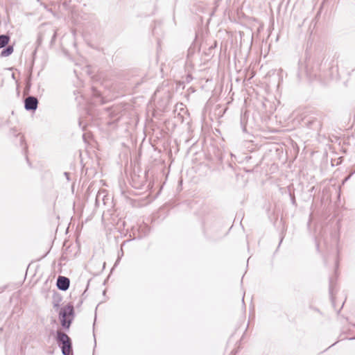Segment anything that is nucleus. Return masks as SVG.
<instances>
[{"mask_svg":"<svg viewBox=\"0 0 355 355\" xmlns=\"http://www.w3.org/2000/svg\"><path fill=\"white\" fill-rule=\"evenodd\" d=\"M56 340L61 348L63 355H73L71 339L67 334L58 330L56 332Z\"/></svg>","mask_w":355,"mask_h":355,"instance_id":"f257e3e1","label":"nucleus"},{"mask_svg":"<svg viewBox=\"0 0 355 355\" xmlns=\"http://www.w3.org/2000/svg\"><path fill=\"white\" fill-rule=\"evenodd\" d=\"M74 315V309L71 304H67L60 309L59 318L61 325L64 329H69Z\"/></svg>","mask_w":355,"mask_h":355,"instance_id":"f03ea898","label":"nucleus"},{"mask_svg":"<svg viewBox=\"0 0 355 355\" xmlns=\"http://www.w3.org/2000/svg\"><path fill=\"white\" fill-rule=\"evenodd\" d=\"M38 105V100L33 96H29L24 99V108L26 111L35 112Z\"/></svg>","mask_w":355,"mask_h":355,"instance_id":"7ed1b4c3","label":"nucleus"},{"mask_svg":"<svg viewBox=\"0 0 355 355\" xmlns=\"http://www.w3.org/2000/svg\"><path fill=\"white\" fill-rule=\"evenodd\" d=\"M70 285V280L68 277L64 276H58L56 282V286L60 291H67Z\"/></svg>","mask_w":355,"mask_h":355,"instance_id":"20e7f679","label":"nucleus"},{"mask_svg":"<svg viewBox=\"0 0 355 355\" xmlns=\"http://www.w3.org/2000/svg\"><path fill=\"white\" fill-rule=\"evenodd\" d=\"M10 41V36L8 35H0V49L6 47Z\"/></svg>","mask_w":355,"mask_h":355,"instance_id":"39448f33","label":"nucleus"},{"mask_svg":"<svg viewBox=\"0 0 355 355\" xmlns=\"http://www.w3.org/2000/svg\"><path fill=\"white\" fill-rule=\"evenodd\" d=\"M13 52V46H6L4 49H3L1 52V57H7L11 55Z\"/></svg>","mask_w":355,"mask_h":355,"instance_id":"423d86ee","label":"nucleus"},{"mask_svg":"<svg viewBox=\"0 0 355 355\" xmlns=\"http://www.w3.org/2000/svg\"><path fill=\"white\" fill-rule=\"evenodd\" d=\"M104 198H105L104 195L102 196L101 193H98L96 195V206L98 205V202H99V200H101V198H102V200L104 201Z\"/></svg>","mask_w":355,"mask_h":355,"instance_id":"0eeeda50","label":"nucleus"},{"mask_svg":"<svg viewBox=\"0 0 355 355\" xmlns=\"http://www.w3.org/2000/svg\"><path fill=\"white\" fill-rule=\"evenodd\" d=\"M329 284H330L329 285V291H330V293H331V292H332V288H331V287H332V280H331V279H330Z\"/></svg>","mask_w":355,"mask_h":355,"instance_id":"6e6552de","label":"nucleus"},{"mask_svg":"<svg viewBox=\"0 0 355 355\" xmlns=\"http://www.w3.org/2000/svg\"><path fill=\"white\" fill-rule=\"evenodd\" d=\"M64 174L65 177L67 178V179L69 180V173L68 172H64Z\"/></svg>","mask_w":355,"mask_h":355,"instance_id":"1a4fd4ad","label":"nucleus"},{"mask_svg":"<svg viewBox=\"0 0 355 355\" xmlns=\"http://www.w3.org/2000/svg\"><path fill=\"white\" fill-rule=\"evenodd\" d=\"M55 37H56V32H55V31H54L53 35V37H52V40H55Z\"/></svg>","mask_w":355,"mask_h":355,"instance_id":"9d476101","label":"nucleus"},{"mask_svg":"<svg viewBox=\"0 0 355 355\" xmlns=\"http://www.w3.org/2000/svg\"><path fill=\"white\" fill-rule=\"evenodd\" d=\"M94 95H96V96H98V95H99V94L98 93V92H97V91H96V90H94Z\"/></svg>","mask_w":355,"mask_h":355,"instance_id":"9b49d317","label":"nucleus"},{"mask_svg":"<svg viewBox=\"0 0 355 355\" xmlns=\"http://www.w3.org/2000/svg\"><path fill=\"white\" fill-rule=\"evenodd\" d=\"M119 261H120V257L119 256L118 259L116 261L115 265L117 264Z\"/></svg>","mask_w":355,"mask_h":355,"instance_id":"f8f14e48","label":"nucleus"},{"mask_svg":"<svg viewBox=\"0 0 355 355\" xmlns=\"http://www.w3.org/2000/svg\"><path fill=\"white\" fill-rule=\"evenodd\" d=\"M121 252H120V254H121V256H122V255H123V250H122V249L121 250Z\"/></svg>","mask_w":355,"mask_h":355,"instance_id":"ddd939ff","label":"nucleus"},{"mask_svg":"<svg viewBox=\"0 0 355 355\" xmlns=\"http://www.w3.org/2000/svg\"><path fill=\"white\" fill-rule=\"evenodd\" d=\"M121 252H120V254H121V256H122V255H123V250H122V249L121 250Z\"/></svg>","mask_w":355,"mask_h":355,"instance_id":"4468645a","label":"nucleus"},{"mask_svg":"<svg viewBox=\"0 0 355 355\" xmlns=\"http://www.w3.org/2000/svg\"><path fill=\"white\" fill-rule=\"evenodd\" d=\"M316 122H317V121H309V123H316Z\"/></svg>","mask_w":355,"mask_h":355,"instance_id":"2eb2a0df","label":"nucleus"},{"mask_svg":"<svg viewBox=\"0 0 355 355\" xmlns=\"http://www.w3.org/2000/svg\"><path fill=\"white\" fill-rule=\"evenodd\" d=\"M1 330H2V329H1V328H0V331H1Z\"/></svg>","mask_w":355,"mask_h":355,"instance_id":"dca6fc26","label":"nucleus"}]
</instances>
